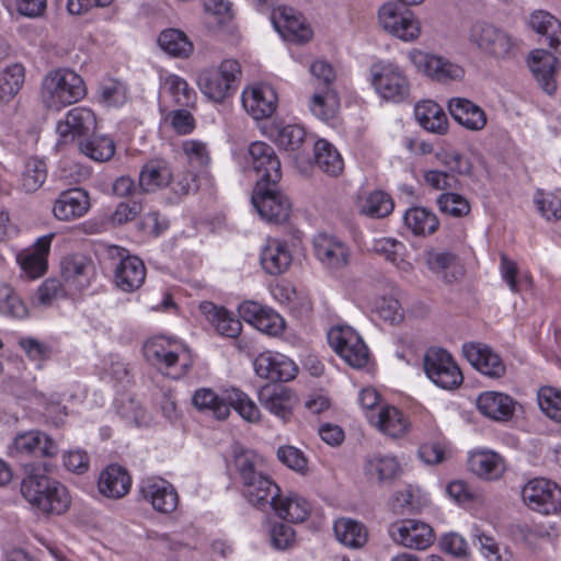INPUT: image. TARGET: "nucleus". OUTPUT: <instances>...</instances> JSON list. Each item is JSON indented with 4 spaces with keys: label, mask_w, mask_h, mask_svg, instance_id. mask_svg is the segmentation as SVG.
<instances>
[{
    "label": "nucleus",
    "mask_w": 561,
    "mask_h": 561,
    "mask_svg": "<svg viewBox=\"0 0 561 561\" xmlns=\"http://www.w3.org/2000/svg\"><path fill=\"white\" fill-rule=\"evenodd\" d=\"M79 150L90 159L103 162L114 156L115 144L113 139L106 136L89 137L80 140Z\"/></svg>",
    "instance_id": "603ef678"
},
{
    "label": "nucleus",
    "mask_w": 561,
    "mask_h": 561,
    "mask_svg": "<svg viewBox=\"0 0 561 561\" xmlns=\"http://www.w3.org/2000/svg\"><path fill=\"white\" fill-rule=\"evenodd\" d=\"M528 66L543 91L552 94L557 88L554 80L558 66L557 57L545 49H537L531 51Z\"/></svg>",
    "instance_id": "c756f323"
},
{
    "label": "nucleus",
    "mask_w": 561,
    "mask_h": 561,
    "mask_svg": "<svg viewBox=\"0 0 561 561\" xmlns=\"http://www.w3.org/2000/svg\"><path fill=\"white\" fill-rule=\"evenodd\" d=\"M462 354L481 374L491 378H501L505 374V365L500 356L486 344L469 342L462 345Z\"/></svg>",
    "instance_id": "5701e85b"
},
{
    "label": "nucleus",
    "mask_w": 561,
    "mask_h": 561,
    "mask_svg": "<svg viewBox=\"0 0 561 561\" xmlns=\"http://www.w3.org/2000/svg\"><path fill=\"white\" fill-rule=\"evenodd\" d=\"M115 283L124 291L138 289L146 278L144 262L137 256H127L115 268Z\"/></svg>",
    "instance_id": "e433bc0d"
},
{
    "label": "nucleus",
    "mask_w": 561,
    "mask_h": 561,
    "mask_svg": "<svg viewBox=\"0 0 561 561\" xmlns=\"http://www.w3.org/2000/svg\"><path fill=\"white\" fill-rule=\"evenodd\" d=\"M247 163L255 173L256 182L278 184L282 179V168L275 150L266 142L254 141L249 146Z\"/></svg>",
    "instance_id": "dca6fc26"
},
{
    "label": "nucleus",
    "mask_w": 561,
    "mask_h": 561,
    "mask_svg": "<svg viewBox=\"0 0 561 561\" xmlns=\"http://www.w3.org/2000/svg\"><path fill=\"white\" fill-rule=\"evenodd\" d=\"M366 476L380 482L397 478L400 473V463L396 457L389 455H374L369 457L364 467Z\"/></svg>",
    "instance_id": "09e8293b"
},
{
    "label": "nucleus",
    "mask_w": 561,
    "mask_h": 561,
    "mask_svg": "<svg viewBox=\"0 0 561 561\" xmlns=\"http://www.w3.org/2000/svg\"><path fill=\"white\" fill-rule=\"evenodd\" d=\"M522 497L529 508L545 515L557 513L561 508V489L543 478L528 481L522 490Z\"/></svg>",
    "instance_id": "ddd939ff"
},
{
    "label": "nucleus",
    "mask_w": 561,
    "mask_h": 561,
    "mask_svg": "<svg viewBox=\"0 0 561 561\" xmlns=\"http://www.w3.org/2000/svg\"><path fill=\"white\" fill-rule=\"evenodd\" d=\"M388 534L396 545L411 550H425L435 541L433 528L419 519L394 522L389 526Z\"/></svg>",
    "instance_id": "4468645a"
},
{
    "label": "nucleus",
    "mask_w": 561,
    "mask_h": 561,
    "mask_svg": "<svg viewBox=\"0 0 561 561\" xmlns=\"http://www.w3.org/2000/svg\"><path fill=\"white\" fill-rule=\"evenodd\" d=\"M500 272L502 279L507 284L510 290L514 294L519 291L518 282L522 279L529 280L527 274H520L517 263L511 260L506 254L502 253L500 256Z\"/></svg>",
    "instance_id": "69168bd1"
},
{
    "label": "nucleus",
    "mask_w": 561,
    "mask_h": 561,
    "mask_svg": "<svg viewBox=\"0 0 561 561\" xmlns=\"http://www.w3.org/2000/svg\"><path fill=\"white\" fill-rule=\"evenodd\" d=\"M95 128L96 117L92 110L84 106L73 107L57 123L58 144H80V140L91 137Z\"/></svg>",
    "instance_id": "f8f14e48"
},
{
    "label": "nucleus",
    "mask_w": 561,
    "mask_h": 561,
    "mask_svg": "<svg viewBox=\"0 0 561 561\" xmlns=\"http://www.w3.org/2000/svg\"><path fill=\"white\" fill-rule=\"evenodd\" d=\"M336 539L350 548H360L367 542V530L365 526L351 518H340L334 523Z\"/></svg>",
    "instance_id": "49530a36"
},
{
    "label": "nucleus",
    "mask_w": 561,
    "mask_h": 561,
    "mask_svg": "<svg viewBox=\"0 0 561 561\" xmlns=\"http://www.w3.org/2000/svg\"><path fill=\"white\" fill-rule=\"evenodd\" d=\"M368 420L381 433L392 438L403 436L410 426L403 413L394 407L382 408L376 416L369 415Z\"/></svg>",
    "instance_id": "4c0bfd02"
},
{
    "label": "nucleus",
    "mask_w": 561,
    "mask_h": 561,
    "mask_svg": "<svg viewBox=\"0 0 561 561\" xmlns=\"http://www.w3.org/2000/svg\"><path fill=\"white\" fill-rule=\"evenodd\" d=\"M408 58L419 72L438 82L458 81L465 76L460 65L438 55L413 48Z\"/></svg>",
    "instance_id": "9b49d317"
},
{
    "label": "nucleus",
    "mask_w": 561,
    "mask_h": 561,
    "mask_svg": "<svg viewBox=\"0 0 561 561\" xmlns=\"http://www.w3.org/2000/svg\"><path fill=\"white\" fill-rule=\"evenodd\" d=\"M251 201L260 216L268 222L283 224L289 218L291 203L277 190V184L256 182Z\"/></svg>",
    "instance_id": "1a4fd4ad"
},
{
    "label": "nucleus",
    "mask_w": 561,
    "mask_h": 561,
    "mask_svg": "<svg viewBox=\"0 0 561 561\" xmlns=\"http://www.w3.org/2000/svg\"><path fill=\"white\" fill-rule=\"evenodd\" d=\"M468 41L481 54L494 58H505L514 48V41L508 33L484 21L471 24Z\"/></svg>",
    "instance_id": "423d86ee"
},
{
    "label": "nucleus",
    "mask_w": 561,
    "mask_h": 561,
    "mask_svg": "<svg viewBox=\"0 0 561 561\" xmlns=\"http://www.w3.org/2000/svg\"><path fill=\"white\" fill-rule=\"evenodd\" d=\"M316 257L328 268L340 271L351 260V249L343 240L327 233H319L313 239Z\"/></svg>",
    "instance_id": "6ab92c4d"
},
{
    "label": "nucleus",
    "mask_w": 561,
    "mask_h": 561,
    "mask_svg": "<svg viewBox=\"0 0 561 561\" xmlns=\"http://www.w3.org/2000/svg\"><path fill=\"white\" fill-rule=\"evenodd\" d=\"M369 81L386 102L402 103L410 96L411 83L405 70L391 60H379L369 68Z\"/></svg>",
    "instance_id": "39448f33"
},
{
    "label": "nucleus",
    "mask_w": 561,
    "mask_h": 561,
    "mask_svg": "<svg viewBox=\"0 0 561 561\" xmlns=\"http://www.w3.org/2000/svg\"><path fill=\"white\" fill-rule=\"evenodd\" d=\"M404 224L416 236H425L435 232L439 221L436 215L424 207H413L405 211Z\"/></svg>",
    "instance_id": "8fccbe9b"
},
{
    "label": "nucleus",
    "mask_w": 561,
    "mask_h": 561,
    "mask_svg": "<svg viewBox=\"0 0 561 561\" xmlns=\"http://www.w3.org/2000/svg\"><path fill=\"white\" fill-rule=\"evenodd\" d=\"M442 213L453 217H462L470 211V204L466 197L457 193H443L437 198Z\"/></svg>",
    "instance_id": "e2e57ef3"
},
{
    "label": "nucleus",
    "mask_w": 561,
    "mask_h": 561,
    "mask_svg": "<svg viewBox=\"0 0 561 561\" xmlns=\"http://www.w3.org/2000/svg\"><path fill=\"white\" fill-rule=\"evenodd\" d=\"M158 44L163 51L175 58H188L194 50V45L187 35L178 28L162 31L158 37Z\"/></svg>",
    "instance_id": "a18cd8bd"
},
{
    "label": "nucleus",
    "mask_w": 561,
    "mask_h": 561,
    "mask_svg": "<svg viewBox=\"0 0 561 561\" xmlns=\"http://www.w3.org/2000/svg\"><path fill=\"white\" fill-rule=\"evenodd\" d=\"M9 451L13 457L49 458L58 454V445L46 433L31 430L18 433L9 445Z\"/></svg>",
    "instance_id": "f3484780"
},
{
    "label": "nucleus",
    "mask_w": 561,
    "mask_h": 561,
    "mask_svg": "<svg viewBox=\"0 0 561 561\" xmlns=\"http://www.w3.org/2000/svg\"><path fill=\"white\" fill-rule=\"evenodd\" d=\"M227 400L229 409L233 408L243 420L251 423L260 420L261 413L259 408L243 391L237 388L227 389Z\"/></svg>",
    "instance_id": "5fc2aeb1"
},
{
    "label": "nucleus",
    "mask_w": 561,
    "mask_h": 561,
    "mask_svg": "<svg viewBox=\"0 0 561 561\" xmlns=\"http://www.w3.org/2000/svg\"><path fill=\"white\" fill-rule=\"evenodd\" d=\"M306 139V131L299 125H286L278 129L275 141L279 148L296 152L304 145Z\"/></svg>",
    "instance_id": "052dcab7"
},
{
    "label": "nucleus",
    "mask_w": 561,
    "mask_h": 561,
    "mask_svg": "<svg viewBox=\"0 0 561 561\" xmlns=\"http://www.w3.org/2000/svg\"><path fill=\"white\" fill-rule=\"evenodd\" d=\"M90 208V197L83 188L62 191L55 199L53 214L60 221H71L84 216Z\"/></svg>",
    "instance_id": "b1692460"
},
{
    "label": "nucleus",
    "mask_w": 561,
    "mask_h": 561,
    "mask_svg": "<svg viewBox=\"0 0 561 561\" xmlns=\"http://www.w3.org/2000/svg\"><path fill=\"white\" fill-rule=\"evenodd\" d=\"M92 261L82 254L67 255L60 261V274L67 286L81 290L90 284Z\"/></svg>",
    "instance_id": "bb28decb"
},
{
    "label": "nucleus",
    "mask_w": 561,
    "mask_h": 561,
    "mask_svg": "<svg viewBox=\"0 0 561 561\" xmlns=\"http://www.w3.org/2000/svg\"><path fill=\"white\" fill-rule=\"evenodd\" d=\"M423 365L428 379L442 389H456L463 381L459 366L451 354L444 348H428L424 355Z\"/></svg>",
    "instance_id": "0eeeda50"
},
{
    "label": "nucleus",
    "mask_w": 561,
    "mask_h": 561,
    "mask_svg": "<svg viewBox=\"0 0 561 561\" xmlns=\"http://www.w3.org/2000/svg\"><path fill=\"white\" fill-rule=\"evenodd\" d=\"M328 341L335 353L351 367L363 368L368 364L369 350L360 335L351 327L332 328Z\"/></svg>",
    "instance_id": "6e6552de"
},
{
    "label": "nucleus",
    "mask_w": 561,
    "mask_h": 561,
    "mask_svg": "<svg viewBox=\"0 0 561 561\" xmlns=\"http://www.w3.org/2000/svg\"><path fill=\"white\" fill-rule=\"evenodd\" d=\"M182 150L192 168L202 169L209 164L210 157L205 142L190 139L182 144Z\"/></svg>",
    "instance_id": "0e129e2a"
},
{
    "label": "nucleus",
    "mask_w": 561,
    "mask_h": 561,
    "mask_svg": "<svg viewBox=\"0 0 561 561\" xmlns=\"http://www.w3.org/2000/svg\"><path fill=\"white\" fill-rule=\"evenodd\" d=\"M456 255L449 251L428 250L425 253V263L430 271L435 274L443 275L447 282H451L447 277L446 272L454 268L456 264Z\"/></svg>",
    "instance_id": "680f3d73"
},
{
    "label": "nucleus",
    "mask_w": 561,
    "mask_h": 561,
    "mask_svg": "<svg viewBox=\"0 0 561 561\" xmlns=\"http://www.w3.org/2000/svg\"><path fill=\"white\" fill-rule=\"evenodd\" d=\"M393 210L391 197L382 191L371 192L362 203L360 213L373 218H383Z\"/></svg>",
    "instance_id": "6e6d98bb"
},
{
    "label": "nucleus",
    "mask_w": 561,
    "mask_h": 561,
    "mask_svg": "<svg viewBox=\"0 0 561 561\" xmlns=\"http://www.w3.org/2000/svg\"><path fill=\"white\" fill-rule=\"evenodd\" d=\"M291 253L285 241L276 238L266 240L261 252L263 270L271 275H279L288 270L291 264Z\"/></svg>",
    "instance_id": "2f4dec72"
},
{
    "label": "nucleus",
    "mask_w": 561,
    "mask_h": 561,
    "mask_svg": "<svg viewBox=\"0 0 561 561\" xmlns=\"http://www.w3.org/2000/svg\"><path fill=\"white\" fill-rule=\"evenodd\" d=\"M380 26L403 42H413L421 34V23L413 12L394 2L382 4L378 11Z\"/></svg>",
    "instance_id": "9d476101"
},
{
    "label": "nucleus",
    "mask_w": 561,
    "mask_h": 561,
    "mask_svg": "<svg viewBox=\"0 0 561 561\" xmlns=\"http://www.w3.org/2000/svg\"><path fill=\"white\" fill-rule=\"evenodd\" d=\"M241 76L238 60L224 59L217 66H207L197 72L196 84L201 93L214 103H222L236 91V82Z\"/></svg>",
    "instance_id": "20e7f679"
},
{
    "label": "nucleus",
    "mask_w": 561,
    "mask_h": 561,
    "mask_svg": "<svg viewBox=\"0 0 561 561\" xmlns=\"http://www.w3.org/2000/svg\"><path fill=\"white\" fill-rule=\"evenodd\" d=\"M293 392L284 386L266 385L257 392L259 402L275 416L286 421L291 414Z\"/></svg>",
    "instance_id": "cd10ccee"
},
{
    "label": "nucleus",
    "mask_w": 561,
    "mask_h": 561,
    "mask_svg": "<svg viewBox=\"0 0 561 561\" xmlns=\"http://www.w3.org/2000/svg\"><path fill=\"white\" fill-rule=\"evenodd\" d=\"M161 89L167 92L175 105L182 107H193L197 100L195 90L188 82L174 73H169L162 78Z\"/></svg>",
    "instance_id": "c03bdc74"
},
{
    "label": "nucleus",
    "mask_w": 561,
    "mask_h": 561,
    "mask_svg": "<svg viewBox=\"0 0 561 561\" xmlns=\"http://www.w3.org/2000/svg\"><path fill=\"white\" fill-rule=\"evenodd\" d=\"M238 311L242 320L267 335L277 336L284 331V319L259 302L244 301L239 306Z\"/></svg>",
    "instance_id": "412c9836"
},
{
    "label": "nucleus",
    "mask_w": 561,
    "mask_h": 561,
    "mask_svg": "<svg viewBox=\"0 0 561 561\" xmlns=\"http://www.w3.org/2000/svg\"><path fill=\"white\" fill-rule=\"evenodd\" d=\"M377 314L385 321L394 324L403 319V312L398 299L392 297H380L375 302Z\"/></svg>",
    "instance_id": "338daca9"
},
{
    "label": "nucleus",
    "mask_w": 561,
    "mask_h": 561,
    "mask_svg": "<svg viewBox=\"0 0 561 561\" xmlns=\"http://www.w3.org/2000/svg\"><path fill=\"white\" fill-rule=\"evenodd\" d=\"M314 163L325 174L337 178L344 170V161L337 149L325 139L314 144Z\"/></svg>",
    "instance_id": "37998d69"
},
{
    "label": "nucleus",
    "mask_w": 561,
    "mask_h": 561,
    "mask_svg": "<svg viewBox=\"0 0 561 561\" xmlns=\"http://www.w3.org/2000/svg\"><path fill=\"white\" fill-rule=\"evenodd\" d=\"M139 494L151 507L164 515L173 513L179 506V494L174 485L160 477H147L139 482Z\"/></svg>",
    "instance_id": "2eb2a0df"
},
{
    "label": "nucleus",
    "mask_w": 561,
    "mask_h": 561,
    "mask_svg": "<svg viewBox=\"0 0 561 561\" xmlns=\"http://www.w3.org/2000/svg\"><path fill=\"white\" fill-rule=\"evenodd\" d=\"M87 95L83 79L73 70L58 68L49 71L42 81L41 100L51 111H61Z\"/></svg>",
    "instance_id": "7ed1b4c3"
},
{
    "label": "nucleus",
    "mask_w": 561,
    "mask_h": 561,
    "mask_svg": "<svg viewBox=\"0 0 561 561\" xmlns=\"http://www.w3.org/2000/svg\"><path fill=\"white\" fill-rule=\"evenodd\" d=\"M538 404L548 417L561 422V390L549 386L542 387L538 391Z\"/></svg>",
    "instance_id": "bf43d9fd"
},
{
    "label": "nucleus",
    "mask_w": 561,
    "mask_h": 561,
    "mask_svg": "<svg viewBox=\"0 0 561 561\" xmlns=\"http://www.w3.org/2000/svg\"><path fill=\"white\" fill-rule=\"evenodd\" d=\"M53 238L51 233L38 238L32 250L18 256L21 268L28 277L38 278L46 272Z\"/></svg>",
    "instance_id": "473e14b6"
},
{
    "label": "nucleus",
    "mask_w": 561,
    "mask_h": 561,
    "mask_svg": "<svg viewBox=\"0 0 561 561\" xmlns=\"http://www.w3.org/2000/svg\"><path fill=\"white\" fill-rule=\"evenodd\" d=\"M419 124L427 131L445 134L448 129V119L444 110L434 101L419 102L414 108Z\"/></svg>",
    "instance_id": "58836bf2"
},
{
    "label": "nucleus",
    "mask_w": 561,
    "mask_h": 561,
    "mask_svg": "<svg viewBox=\"0 0 561 561\" xmlns=\"http://www.w3.org/2000/svg\"><path fill=\"white\" fill-rule=\"evenodd\" d=\"M241 102L247 113L254 119H263L275 112L277 94L270 84L256 83L242 91Z\"/></svg>",
    "instance_id": "aec40b11"
},
{
    "label": "nucleus",
    "mask_w": 561,
    "mask_h": 561,
    "mask_svg": "<svg viewBox=\"0 0 561 561\" xmlns=\"http://www.w3.org/2000/svg\"><path fill=\"white\" fill-rule=\"evenodd\" d=\"M172 171L163 160H152L144 165L139 174V188L150 193L171 183Z\"/></svg>",
    "instance_id": "a19ab883"
},
{
    "label": "nucleus",
    "mask_w": 561,
    "mask_h": 561,
    "mask_svg": "<svg viewBox=\"0 0 561 561\" xmlns=\"http://www.w3.org/2000/svg\"><path fill=\"white\" fill-rule=\"evenodd\" d=\"M47 179V165L44 160L36 157L30 158L24 164L20 178V188L25 193H34Z\"/></svg>",
    "instance_id": "3c124183"
},
{
    "label": "nucleus",
    "mask_w": 561,
    "mask_h": 561,
    "mask_svg": "<svg viewBox=\"0 0 561 561\" xmlns=\"http://www.w3.org/2000/svg\"><path fill=\"white\" fill-rule=\"evenodd\" d=\"M270 508L276 516L290 523L305 522L311 512L309 501L295 491L283 493L279 490Z\"/></svg>",
    "instance_id": "393cba45"
},
{
    "label": "nucleus",
    "mask_w": 561,
    "mask_h": 561,
    "mask_svg": "<svg viewBox=\"0 0 561 561\" xmlns=\"http://www.w3.org/2000/svg\"><path fill=\"white\" fill-rule=\"evenodd\" d=\"M100 100L107 106H122L127 100L126 85L116 79H106L99 87Z\"/></svg>",
    "instance_id": "13d9d810"
},
{
    "label": "nucleus",
    "mask_w": 561,
    "mask_h": 561,
    "mask_svg": "<svg viewBox=\"0 0 561 561\" xmlns=\"http://www.w3.org/2000/svg\"><path fill=\"white\" fill-rule=\"evenodd\" d=\"M131 478L127 470L118 465L107 466L100 474L98 488L102 495L118 500L130 490Z\"/></svg>",
    "instance_id": "c85d7f7f"
},
{
    "label": "nucleus",
    "mask_w": 561,
    "mask_h": 561,
    "mask_svg": "<svg viewBox=\"0 0 561 561\" xmlns=\"http://www.w3.org/2000/svg\"><path fill=\"white\" fill-rule=\"evenodd\" d=\"M24 82V68L21 65L8 67L0 78V102L8 103L19 92Z\"/></svg>",
    "instance_id": "4d7b16f0"
},
{
    "label": "nucleus",
    "mask_w": 561,
    "mask_h": 561,
    "mask_svg": "<svg viewBox=\"0 0 561 561\" xmlns=\"http://www.w3.org/2000/svg\"><path fill=\"white\" fill-rule=\"evenodd\" d=\"M529 24L534 31L545 36L548 45L561 53V22L547 11L538 10L531 13Z\"/></svg>",
    "instance_id": "79ce46f5"
},
{
    "label": "nucleus",
    "mask_w": 561,
    "mask_h": 561,
    "mask_svg": "<svg viewBox=\"0 0 561 561\" xmlns=\"http://www.w3.org/2000/svg\"><path fill=\"white\" fill-rule=\"evenodd\" d=\"M234 463L248 501L260 510H267L280 488L262 469L260 457L252 450L236 455Z\"/></svg>",
    "instance_id": "f03ea898"
},
{
    "label": "nucleus",
    "mask_w": 561,
    "mask_h": 561,
    "mask_svg": "<svg viewBox=\"0 0 561 561\" xmlns=\"http://www.w3.org/2000/svg\"><path fill=\"white\" fill-rule=\"evenodd\" d=\"M470 471L483 480H496L505 471V462L502 456L488 449L474 450L468 459Z\"/></svg>",
    "instance_id": "7c9ffc66"
},
{
    "label": "nucleus",
    "mask_w": 561,
    "mask_h": 561,
    "mask_svg": "<svg viewBox=\"0 0 561 561\" xmlns=\"http://www.w3.org/2000/svg\"><path fill=\"white\" fill-rule=\"evenodd\" d=\"M478 410L495 421H507L514 414V400L502 392L485 391L477 399Z\"/></svg>",
    "instance_id": "f704fd0d"
},
{
    "label": "nucleus",
    "mask_w": 561,
    "mask_h": 561,
    "mask_svg": "<svg viewBox=\"0 0 561 561\" xmlns=\"http://www.w3.org/2000/svg\"><path fill=\"white\" fill-rule=\"evenodd\" d=\"M451 117L462 127L471 131L482 130L488 117L482 107L465 98H453L448 102Z\"/></svg>",
    "instance_id": "a878e982"
},
{
    "label": "nucleus",
    "mask_w": 561,
    "mask_h": 561,
    "mask_svg": "<svg viewBox=\"0 0 561 561\" xmlns=\"http://www.w3.org/2000/svg\"><path fill=\"white\" fill-rule=\"evenodd\" d=\"M339 96L332 87L316 89L313 92L309 107L311 113L321 121L333 118L339 108Z\"/></svg>",
    "instance_id": "de8ad7c7"
},
{
    "label": "nucleus",
    "mask_w": 561,
    "mask_h": 561,
    "mask_svg": "<svg viewBox=\"0 0 561 561\" xmlns=\"http://www.w3.org/2000/svg\"><path fill=\"white\" fill-rule=\"evenodd\" d=\"M64 296L65 290L60 280L57 278H47L37 289L36 304L43 307H48Z\"/></svg>",
    "instance_id": "774afa93"
},
{
    "label": "nucleus",
    "mask_w": 561,
    "mask_h": 561,
    "mask_svg": "<svg viewBox=\"0 0 561 561\" xmlns=\"http://www.w3.org/2000/svg\"><path fill=\"white\" fill-rule=\"evenodd\" d=\"M271 21L285 41L305 43L312 36L311 28L305 24L301 15L297 14L291 8L279 7L274 9Z\"/></svg>",
    "instance_id": "4be33fe9"
},
{
    "label": "nucleus",
    "mask_w": 561,
    "mask_h": 561,
    "mask_svg": "<svg viewBox=\"0 0 561 561\" xmlns=\"http://www.w3.org/2000/svg\"><path fill=\"white\" fill-rule=\"evenodd\" d=\"M199 309L218 334L231 339H234L240 334L242 330L240 320L227 309L217 307L210 301L202 302Z\"/></svg>",
    "instance_id": "c9c22d12"
},
{
    "label": "nucleus",
    "mask_w": 561,
    "mask_h": 561,
    "mask_svg": "<svg viewBox=\"0 0 561 561\" xmlns=\"http://www.w3.org/2000/svg\"><path fill=\"white\" fill-rule=\"evenodd\" d=\"M254 370L260 378L272 382H287L296 377L297 366L284 354L266 351L254 359Z\"/></svg>",
    "instance_id": "a211bd4d"
},
{
    "label": "nucleus",
    "mask_w": 561,
    "mask_h": 561,
    "mask_svg": "<svg viewBox=\"0 0 561 561\" xmlns=\"http://www.w3.org/2000/svg\"><path fill=\"white\" fill-rule=\"evenodd\" d=\"M144 356L151 365L159 369L170 370L180 359L171 341L164 336H156L145 342Z\"/></svg>",
    "instance_id": "72a5a7b5"
},
{
    "label": "nucleus",
    "mask_w": 561,
    "mask_h": 561,
    "mask_svg": "<svg viewBox=\"0 0 561 561\" xmlns=\"http://www.w3.org/2000/svg\"><path fill=\"white\" fill-rule=\"evenodd\" d=\"M24 470L21 493L34 508L57 515L69 508L71 500L64 484L49 478L34 465H26Z\"/></svg>",
    "instance_id": "f257e3e1"
},
{
    "label": "nucleus",
    "mask_w": 561,
    "mask_h": 561,
    "mask_svg": "<svg viewBox=\"0 0 561 561\" xmlns=\"http://www.w3.org/2000/svg\"><path fill=\"white\" fill-rule=\"evenodd\" d=\"M192 403L197 410L209 413L217 420H226L230 414L227 389L224 397L209 388L197 389L192 397Z\"/></svg>",
    "instance_id": "ea45409f"
},
{
    "label": "nucleus",
    "mask_w": 561,
    "mask_h": 561,
    "mask_svg": "<svg viewBox=\"0 0 561 561\" xmlns=\"http://www.w3.org/2000/svg\"><path fill=\"white\" fill-rule=\"evenodd\" d=\"M0 313L12 319H24L28 316L25 302L7 284H0Z\"/></svg>",
    "instance_id": "864d4df0"
}]
</instances>
